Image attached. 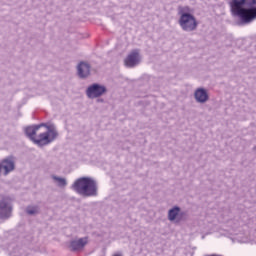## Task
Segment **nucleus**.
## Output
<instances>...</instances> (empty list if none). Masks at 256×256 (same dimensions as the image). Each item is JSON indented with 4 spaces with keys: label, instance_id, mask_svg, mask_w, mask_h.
I'll use <instances>...</instances> for the list:
<instances>
[{
    "label": "nucleus",
    "instance_id": "obj_1",
    "mask_svg": "<svg viewBox=\"0 0 256 256\" xmlns=\"http://www.w3.org/2000/svg\"><path fill=\"white\" fill-rule=\"evenodd\" d=\"M26 136L33 141L38 147L50 145L59 137L57 126L53 123H41L38 125L28 126L25 128Z\"/></svg>",
    "mask_w": 256,
    "mask_h": 256
},
{
    "label": "nucleus",
    "instance_id": "obj_2",
    "mask_svg": "<svg viewBox=\"0 0 256 256\" xmlns=\"http://www.w3.org/2000/svg\"><path fill=\"white\" fill-rule=\"evenodd\" d=\"M72 189L82 197H97V181L91 177H81L72 184Z\"/></svg>",
    "mask_w": 256,
    "mask_h": 256
},
{
    "label": "nucleus",
    "instance_id": "obj_3",
    "mask_svg": "<svg viewBox=\"0 0 256 256\" xmlns=\"http://www.w3.org/2000/svg\"><path fill=\"white\" fill-rule=\"evenodd\" d=\"M250 0H232L230 2V7L233 15L240 18L242 23H251L256 19V8H245V5L249 3Z\"/></svg>",
    "mask_w": 256,
    "mask_h": 256
},
{
    "label": "nucleus",
    "instance_id": "obj_4",
    "mask_svg": "<svg viewBox=\"0 0 256 256\" xmlns=\"http://www.w3.org/2000/svg\"><path fill=\"white\" fill-rule=\"evenodd\" d=\"M179 20L178 25L185 33H193L197 31L199 22L195 19L193 14L189 13V7H180L178 10Z\"/></svg>",
    "mask_w": 256,
    "mask_h": 256
},
{
    "label": "nucleus",
    "instance_id": "obj_5",
    "mask_svg": "<svg viewBox=\"0 0 256 256\" xmlns=\"http://www.w3.org/2000/svg\"><path fill=\"white\" fill-rule=\"evenodd\" d=\"M107 93V87L103 84L94 83L87 87L86 96L88 99H99Z\"/></svg>",
    "mask_w": 256,
    "mask_h": 256
},
{
    "label": "nucleus",
    "instance_id": "obj_6",
    "mask_svg": "<svg viewBox=\"0 0 256 256\" xmlns=\"http://www.w3.org/2000/svg\"><path fill=\"white\" fill-rule=\"evenodd\" d=\"M13 213V202L9 197L0 198V219H9Z\"/></svg>",
    "mask_w": 256,
    "mask_h": 256
},
{
    "label": "nucleus",
    "instance_id": "obj_7",
    "mask_svg": "<svg viewBox=\"0 0 256 256\" xmlns=\"http://www.w3.org/2000/svg\"><path fill=\"white\" fill-rule=\"evenodd\" d=\"M185 219H187V212L182 211L179 206H174L168 211V221L171 223H181Z\"/></svg>",
    "mask_w": 256,
    "mask_h": 256
},
{
    "label": "nucleus",
    "instance_id": "obj_8",
    "mask_svg": "<svg viewBox=\"0 0 256 256\" xmlns=\"http://www.w3.org/2000/svg\"><path fill=\"white\" fill-rule=\"evenodd\" d=\"M0 169L2 171V175L7 177L10 173L15 171V157L8 156L0 161Z\"/></svg>",
    "mask_w": 256,
    "mask_h": 256
},
{
    "label": "nucleus",
    "instance_id": "obj_9",
    "mask_svg": "<svg viewBox=\"0 0 256 256\" xmlns=\"http://www.w3.org/2000/svg\"><path fill=\"white\" fill-rule=\"evenodd\" d=\"M141 54L139 50H132L124 60V65L130 69L137 67L141 63Z\"/></svg>",
    "mask_w": 256,
    "mask_h": 256
},
{
    "label": "nucleus",
    "instance_id": "obj_10",
    "mask_svg": "<svg viewBox=\"0 0 256 256\" xmlns=\"http://www.w3.org/2000/svg\"><path fill=\"white\" fill-rule=\"evenodd\" d=\"M77 73L80 79H87L91 75V65L87 62H80L77 66Z\"/></svg>",
    "mask_w": 256,
    "mask_h": 256
},
{
    "label": "nucleus",
    "instance_id": "obj_11",
    "mask_svg": "<svg viewBox=\"0 0 256 256\" xmlns=\"http://www.w3.org/2000/svg\"><path fill=\"white\" fill-rule=\"evenodd\" d=\"M194 99L196 103H207L209 101V93L205 88H197L194 91Z\"/></svg>",
    "mask_w": 256,
    "mask_h": 256
},
{
    "label": "nucleus",
    "instance_id": "obj_12",
    "mask_svg": "<svg viewBox=\"0 0 256 256\" xmlns=\"http://www.w3.org/2000/svg\"><path fill=\"white\" fill-rule=\"evenodd\" d=\"M87 245V238H80L70 242L71 251H81Z\"/></svg>",
    "mask_w": 256,
    "mask_h": 256
},
{
    "label": "nucleus",
    "instance_id": "obj_13",
    "mask_svg": "<svg viewBox=\"0 0 256 256\" xmlns=\"http://www.w3.org/2000/svg\"><path fill=\"white\" fill-rule=\"evenodd\" d=\"M41 208L37 205H30L26 207L27 215H39Z\"/></svg>",
    "mask_w": 256,
    "mask_h": 256
},
{
    "label": "nucleus",
    "instance_id": "obj_14",
    "mask_svg": "<svg viewBox=\"0 0 256 256\" xmlns=\"http://www.w3.org/2000/svg\"><path fill=\"white\" fill-rule=\"evenodd\" d=\"M52 179L56 183H58V187H67V180L65 178H61V177L53 175Z\"/></svg>",
    "mask_w": 256,
    "mask_h": 256
},
{
    "label": "nucleus",
    "instance_id": "obj_15",
    "mask_svg": "<svg viewBox=\"0 0 256 256\" xmlns=\"http://www.w3.org/2000/svg\"><path fill=\"white\" fill-rule=\"evenodd\" d=\"M237 227H239L238 223H234V225L232 226V229H237Z\"/></svg>",
    "mask_w": 256,
    "mask_h": 256
},
{
    "label": "nucleus",
    "instance_id": "obj_16",
    "mask_svg": "<svg viewBox=\"0 0 256 256\" xmlns=\"http://www.w3.org/2000/svg\"><path fill=\"white\" fill-rule=\"evenodd\" d=\"M252 2V5H256V0H250Z\"/></svg>",
    "mask_w": 256,
    "mask_h": 256
}]
</instances>
